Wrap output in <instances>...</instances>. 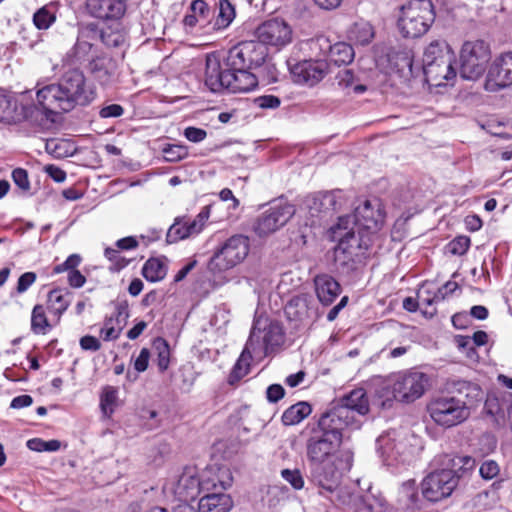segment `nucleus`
I'll return each mask as SVG.
<instances>
[{
  "label": "nucleus",
  "mask_w": 512,
  "mask_h": 512,
  "mask_svg": "<svg viewBox=\"0 0 512 512\" xmlns=\"http://www.w3.org/2000/svg\"><path fill=\"white\" fill-rule=\"evenodd\" d=\"M368 412L366 392L363 388H357L340 398L311 428L306 442L309 481L320 495L331 499L337 491L340 473L332 458L339 450L345 432L360 429L362 418Z\"/></svg>",
  "instance_id": "obj_1"
},
{
  "label": "nucleus",
  "mask_w": 512,
  "mask_h": 512,
  "mask_svg": "<svg viewBox=\"0 0 512 512\" xmlns=\"http://www.w3.org/2000/svg\"><path fill=\"white\" fill-rule=\"evenodd\" d=\"M40 107L26 94L19 100L0 94V123L29 121L38 124L43 115L69 112L77 105H88L95 98L92 88L86 84L84 74L78 69L67 71L57 83L49 84L36 93Z\"/></svg>",
  "instance_id": "obj_2"
},
{
  "label": "nucleus",
  "mask_w": 512,
  "mask_h": 512,
  "mask_svg": "<svg viewBox=\"0 0 512 512\" xmlns=\"http://www.w3.org/2000/svg\"><path fill=\"white\" fill-rule=\"evenodd\" d=\"M448 389L458 396L443 395L434 398L427 406L432 420L439 426L451 428L466 421L470 416V408L461 397H477L481 389L477 384L464 380H453L448 383Z\"/></svg>",
  "instance_id": "obj_3"
},
{
  "label": "nucleus",
  "mask_w": 512,
  "mask_h": 512,
  "mask_svg": "<svg viewBox=\"0 0 512 512\" xmlns=\"http://www.w3.org/2000/svg\"><path fill=\"white\" fill-rule=\"evenodd\" d=\"M455 54L444 39L432 40L424 50L422 72L429 86L441 87L456 77Z\"/></svg>",
  "instance_id": "obj_4"
},
{
  "label": "nucleus",
  "mask_w": 512,
  "mask_h": 512,
  "mask_svg": "<svg viewBox=\"0 0 512 512\" xmlns=\"http://www.w3.org/2000/svg\"><path fill=\"white\" fill-rule=\"evenodd\" d=\"M435 20L430 0H411L400 7L397 27L403 37L416 38L425 34Z\"/></svg>",
  "instance_id": "obj_5"
},
{
  "label": "nucleus",
  "mask_w": 512,
  "mask_h": 512,
  "mask_svg": "<svg viewBox=\"0 0 512 512\" xmlns=\"http://www.w3.org/2000/svg\"><path fill=\"white\" fill-rule=\"evenodd\" d=\"M386 61V84L389 82L392 88L402 91L415 77L412 51L402 47L391 49L386 54Z\"/></svg>",
  "instance_id": "obj_6"
},
{
  "label": "nucleus",
  "mask_w": 512,
  "mask_h": 512,
  "mask_svg": "<svg viewBox=\"0 0 512 512\" xmlns=\"http://www.w3.org/2000/svg\"><path fill=\"white\" fill-rule=\"evenodd\" d=\"M210 479H205L203 474L199 477L195 467H186L177 480L164 484L165 495H173L179 500V504L194 500L200 491L209 490Z\"/></svg>",
  "instance_id": "obj_7"
},
{
  "label": "nucleus",
  "mask_w": 512,
  "mask_h": 512,
  "mask_svg": "<svg viewBox=\"0 0 512 512\" xmlns=\"http://www.w3.org/2000/svg\"><path fill=\"white\" fill-rule=\"evenodd\" d=\"M490 48L483 40L466 41L460 52V74L464 79L475 80L486 70Z\"/></svg>",
  "instance_id": "obj_8"
},
{
  "label": "nucleus",
  "mask_w": 512,
  "mask_h": 512,
  "mask_svg": "<svg viewBox=\"0 0 512 512\" xmlns=\"http://www.w3.org/2000/svg\"><path fill=\"white\" fill-rule=\"evenodd\" d=\"M249 252V240L243 235L230 237L211 257L208 268L210 271L222 272L242 262Z\"/></svg>",
  "instance_id": "obj_9"
},
{
  "label": "nucleus",
  "mask_w": 512,
  "mask_h": 512,
  "mask_svg": "<svg viewBox=\"0 0 512 512\" xmlns=\"http://www.w3.org/2000/svg\"><path fill=\"white\" fill-rule=\"evenodd\" d=\"M268 51L267 47L259 41H242L233 46L225 58V65L229 68L253 69L261 66Z\"/></svg>",
  "instance_id": "obj_10"
},
{
  "label": "nucleus",
  "mask_w": 512,
  "mask_h": 512,
  "mask_svg": "<svg viewBox=\"0 0 512 512\" xmlns=\"http://www.w3.org/2000/svg\"><path fill=\"white\" fill-rule=\"evenodd\" d=\"M284 331L278 322L257 320L251 330L247 341L248 348H252L254 354H267L284 342Z\"/></svg>",
  "instance_id": "obj_11"
},
{
  "label": "nucleus",
  "mask_w": 512,
  "mask_h": 512,
  "mask_svg": "<svg viewBox=\"0 0 512 512\" xmlns=\"http://www.w3.org/2000/svg\"><path fill=\"white\" fill-rule=\"evenodd\" d=\"M381 203L378 199H366L359 204L353 215L341 216L337 222V229L341 227L357 226L370 231L383 223Z\"/></svg>",
  "instance_id": "obj_12"
},
{
  "label": "nucleus",
  "mask_w": 512,
  "mask_h": 512,
  "mask_svg": "<svg viewBox=\"0 0 512 512\" xmlns=\"http://www.w3.org/2000/svg\"><path fill=\"white\" fill-rule=\"evenodd\" d=\"M428 382L429 377L426 373L412 370L393 380L390 384L391 392L395 400L410 403L424 394Z\"/></svg>",
  "instance_id": "obj_13"
},
{
  "label": "nucleus",
  "mask_w": 512,
  "mask_h": 512,
  "mask_svg": "<svg viewBox=\"0 0 512 512\" xmlns=\"http://www.w3.org/2000/svg\"><path fill=\"white\" fill-rule=\"evenodd\" d=\"M458 485L455 471L444 468L429 473L422 481V494L431 501H440L452 494Z\"/></svg>",
  "instance_id": "obj_14"
},
{
  "label": "nucleus",
  "mask_w": 512,
  "mask_h": 512,
  "mask_svg": "<svg viewBox=\"0 0 512 512\" xmlns=\"http://www.w3.org/2000/svg\"><path fill=\"white\" fill-rule=\"evenodd\" d=\"M294 213L293 205L282 202L276 203L257 218L254 231L259 236L271 234L284 226Z\"/></svg>",
  "instance_id": "obj_15"
},
{
  "label": "nucleus",
  "mask_w": 512,
  "mask_h": 512,
  "mask_svg": "<svg viewBox=\"0 0 512 512\" xmlns=\"http://www.w3.org/2000/svg\"><path fill=\"white\" fill-rule=\"evenodd\" d=\"M288 66L293 82L308 87L318 84L328 73V63L321 59L295 63L288 61Z\"/></svg>",
  "instance_id": "obj_16"
},
{
  "label": "nucleus",
  "mask_w": 512,
  "mask_h": 512,
  "mask_svg": "<svg viewBox=\"0 0 512 512\" xmlns=\"http://www.w3.org/2000/svg\"><path fill=\"white\" fill-rule=\"evenodd\" d=\"M332 239H338V244L345 243L346 250L358 254L364 258L365 252L371 246L370 231L357 226L341 227L337 229V224L330 229Z\"/></svg>",
  "instance_id": "obj_17"
},
{
  "label": "nucleus",
  "mask_w": 512,
  "mask_h": 512,
  "mask_svg": "<svg viewBox=\"0 0 512 512\" xmlns=\"http://www.w3.org/2000/svg\"><path fill=\"white\" fill-rule=\"evenodd\" d=\"M258 41L265 47L282 48L292 40V30L282 19L274 18L262 23L256 30Z\"/></svg>",
  "instance_id": "obj_18"
},
{
  "label": "nucleus",
  "mask_w": 512,
  "mask_h": 512,
  "mask_svg": "<svg viewBox=\"0 0 512 512\" xmlns=\"http://www.w3.org/2000/svg\"><path fill=\"white\" fill-rule=\"evenodd\" d=\"M512 85V52L499 55L491 65L485 89L489 92H497Z\"/></svg>",
  "instance_id": "obj_19"
},
{
  "label": "nucleus",
  "mask_w": 512,
  "mask_h": 512,
  "mask_svg": "<svg viewBox=\"0 0 512 512\" xmlns=\"http://www.w3.org/2000/svg\"><path fill=\"white\" fill-rule=\"evenodd\" d=\"M88 14L102 21L120 20L127 9L125 0H85Z\"/></svg>",
  "instance_id": "obj_20"
},
{
  "label": "nucleus",
  "mask_w": 512,
  "mask_h": 512,
  "mask_svg": "<svg viewBox=\"0 0 512 512\" xmlns=\"http://www.w3.org/2000/svg\"><path fill=\"white\" fill-rule=\"evenodd\" d=\"M228 67L221 64L217 54L211 53L206 57L205 79L207 88L214 93L220 92L225 88L227 81Z\"/></svg>",
  "instance_id": "obj_21"
},
{
  "label": "nucleus",
  "mask_w": 512,
  "mask_h": 512,
  "mask_svg": "<svg viewBox=\"0 0 512 512\" xmlns=\"http://www.w3.org/2000/svg\"><path fill=\"white\" fill-rule=\"evenodd\" d=\"M225 82L226 90L232 93H246L254 90L258 86L257 77L246 68H229Z\"/></svg>",
  "instance_id": "obj_22"
},
{
  "label": "nucleus",
  "mask_w": 512,
  "mask_h": 512,
  "mask_svg": "<svg viewBox=\"0 0 512 512\" xmlns=\"http://www.w3.org/2000/svg\"><path fill=\"white\" fill-rule=\"evenodd\" d=\"M116 63L108 56L96 57L89 63V70L94 80L102 86L110 85L116 77Z\"/></svg>",
  "instance_id": "obj_23"
},
{
  "label": "nucleus",
  "mask_w": 512,
  "mask_h": 512,
  "mask_svg": "<svg viewBox=\"0 0 512 512\" xmlns=\"http://www.w3.org/2000/svg\"><path fill=\"white\" fill-rule=\"evenodd\" d=\"M314 286L318 300L323 305H330L341 293L338 281L328 274H320L314 278Z\"/></svg>",
  "instance_id": "obj_24"
},
{
  "label": "nucleus",
  "mask_w": 512,
  "mask_h": 512,
  "mask_svg": "<svg viewBox=\"0 0 512 512\" xmlns=\"http://www.w3.org/2000/svg\"><path fill=\"white\" fill-rule=\"evenodd\" d=\"M345 243L337 244L334 249V263L336 270L343 274L349 275L358 268L362 262V257L354 252L346 250Z\"/></svg>",
  "instance_id": "obj_25"
},
{
  "label": "nucleus",
  "mask_w": 512,
  "mask_h": 512,
  "mask_svg": "<svg viewBox=\"0 0 512 512\" xmlns=\"http://www.w3.org/2000/svg\"><path fill=\"white\" fill-rule=\"evenodd\" d=\"M233 506L231 497L224 493H211L200 498L198 512H229Z\"/></svg>",
  "instance_id": "obj_26"
},
{
  "label": "nucleus",
  "mask_w": 512,
  "mask_h": 512,
  "mask_svg": "<svg viewBox=\"0 0 512 512\" xmlns=\"http://www.w3.org/2000/svg\"><path fill=\"white\" fill-rule=\"evenodd\" d=\"M58 4L50 2L37 9L33 14V24L38 30L49 29L57 19Z\"/></svg>",
  "instance_id": "obj_27"
},
{
  "label": "nucleus",
  "mask_w": 512,
  "mask_h": 512,
  "mask_svg": "<svg viewBox=\"0 0 512 512\" xmlns=\"http://www.w3.org/2000/svg\"><path fill=\"white\" fill-rule=\"evenodd\" d=\"M209 7L203 0L192 1L183 24L187 29L194 28L197 24H204L208 20Z\"/></svg>",
  "instance_id": "obj_28"
},
{
  "label": "nucleus",
  "mask_w": 512,
  "mask_h": 512,
  "mask_svg": "<svg viewBox=\"0 0 512 512\" xmlns=\"http://www.w3.org/2000/svg\"><path fill=\"white\" fill-rule=\"evenodd\" d=\"M205 479H210L209 490L220 486L222 489L229 488L233 483V476L230 468L226 466H211L204 472Z\"/></svg>",
  "instance_id": "obj_29"
},
{
  "label": "nucleus",
  "mask_w": 512,
  "mask_h": 512,
  "mask_svg": "<svg viewBox=\"0 0 512 512\" xmlns=\"http://www.w3.org/2000/svg\"><path fill=\"white\" fill-rule=\"evenodd\" d=\"M312 412V407L308 402L301 401L287 408L281 417L285 426H293L302 422Z\"/></svg>",
  "instance_id": "obj_30"
},
{
  "label": "nucleus",
  "mask_w": 512,
  "mask_h": 512,
  "mask_svg": "<svg viewBox=\"0 0 512 512\" xmlns=\"http://www.w3.org/2000/svg\"><path fill=\"white\" fill-rule=\"evenodd\" d=\"M354 50L345 42H337L329 47L328 59L337 66L346 65L352 62Z\"/></svg>",
  "instance_id": "obj_31"
},
{
  "label": "nucleus",
  "mask_w": 512,
  "mask_h": 512,
  "mask_svg": "<svg viewBox=\"0 0 512 512\" xmlns=\"http://www.w3.org/2000/svg\"><path fill=\"white\" fill-rule=\"evenodd\" d=\"M47 302L49 312L60 318L70 305V293L61 289L51 290Z\"/></svg>",
  "instance_id": "obj_32"
},
{
  "label": "nucleus",
  "mask_w": 512,
  "mask_h": 512,
  "mask_svg": "<svg viewBox=\"0 0 512 512\" xmlns=\"http://www.w3.org/2000/svg\"><path fill=\"white\" fill-rule=\"evenodd\" d=\"M373 37V27L365 21L354 23L348 31L349 40L355 44L366 45L370 43Z\"/></svg>",
  "instance_id": "obj_33"
},
{
  "label": "nucleus",
  "mask_w": 512,
  "mask_h": 512,
  "mask_svg": "<svg viewBox=\"0 0 512 512\" xmlns=\"http://www.w3.org/2000/svg\"><path fill=\"white\" fill-rule=\"evenodd\" d=\"M167 267L162 259L150 258L143 268L142 275L149 282H158L165 278Z\"/></svg>",
  "instance_id": "obj_34"
},
{
  "label": "nucleus",
  "mask_w": 512,
  "mask_h": 512,
  "mask_svg": "<svg viewBox=\"0 0 512 512\" xmlns=\"http://www.w3.org/2000/svg\"><path fill=\"white\" fill-rule=\"evenodd\" d=\"M285 314L288 318L302 321L309 317L310 309L305 296H297L292 298L285 307Z\"/></svg>",
  "instance_id": "obj_35"
},
{
  "label": "nucleus",
  "mask_w": 512,
  "mask_h": 512,
  "mask_svg": "<svg viewBox=\"0 0 512 512\" xmlns=\"http://www.w3.org/2000/svg\"><path fill=\"white\" fill-rule=\"evenodd\" d=\"M508 399H512L511 393H505L501 398L495 395H489L484 404V410L488 415L505 418L507 412Z\"/></svg>",
  "instance_id": "obj_36"
},
{
  "label": "nucleus",
  "mask_w": 512,
  "mask_h": 512,
  "mask_svg": "<svg viewBox=\"0 0 512 512\" xmlns=\"http://www.w3.org/2000/svg\"><path fill=\"white\" fill-rule=\"evenodd\" d=\"M252 348H248V343H246L244 350L242 351L240 357L235 363L230 375H229V383L233 384L236 381L242 379L249 372L250 360L252 358Z\"/></svg>",
  "instance_id": "obj_37"
},
{
  "label": "nucleus",
  "mask_w": 512,
  "mask_h": 512,
  "mask_svg": "<svg viewBox=\"0 0 512 512\" xmlns=\"http://www.w3.org/2000/svg\"><path fill=\"white\" fill-rule=\"evenodd\" d=\"M117 401L118 389L109 385L103 387L100 395V407L105 416L110 417L113 414Z\"/></svg>",
  "instance_id": "obj_38"
},
{
  "label": "nucleus",
  "mask_w": 512,
  "mask_h": 512,
  "mask_svg": "<svg viewBox=\"0 0 512 512\" xmlns=\"http://www.w3.org/2000/svg\"><path fill=\"white\" fill-rule=\"evenodd\" d=\"M449 469L455 471L458 481L471 473L475 467V460L470 456H455L448 459Z\"/></svg>",
  "instance_id": "obj_39"
},
{
  "label": "nucleus",
  "mask_w": 512,
  "mask_h": 512,
  "mask_svg": "<svg viewBox=\"0 0 512 512\" xmlns=\"http://www.w3.org/2000/svg\"><path fill=\"white\" fill-rule=\"evenodd\" d=\"M51 326L42 305H35L31 314V330L35 334L45 335Z\"/></svg>",
  "instance_id": "obj_40"
},
{
  "label": "nucleus",
  "mask_w": 512,
  "mask_h": 512,
  "mask_svg": "<svg viewBox=\"0 0 512 512\" xmlns=\"http://www.w3.org/2000/svg\"><path fill=\"white\" fill-rule=\"evenodd\" d=\"M347 201V194L342 190L326 192L322 197V205L334 211L342 209L347 204Z\"/></svg>",
  "instance_id": "obj_41"
},
{
  "label": "nucleus",
  "mask_w": 512,
  "mask_h": 512,
  "mask_svg": "<svg viewBox=\"0 0 512 512\" xmlns=\"http://www.w3.org/2000/svg\"><path fill=\"white\" fill-rule=\"evenodd\" d=\"M153 347L157 351V366L160 372L168 369L170 363V348L167 341L163 338H156Z\"/></svg>",
  "instance_id": "obj_42"
},
{
  "label": "nucleus",
  "mask_w": 512,
  "mask_h": 512,
  "mask_svg": "<svg viewBox=\"0 0 512 512\" xmlns=\"http://www.w3.org/2000/svg\"><path fill=\"white\" fill-rule=\"evenodd\" d=\"M26 445L35 452H56L61 448V442L56 439L45 441L41 438H32Z\"/></svg>",
  "instance_id": "obj_43"
},
{
  "label": "nucleus",
  "mask_w": 512,
  "mask_h": 512,
  "mask_svg": "<svg viewBox=\"0 0 512 512\" xmlns=\"http://www.w3.org/2000/svg\"><path fill=\"white\" fill-rule=\"evenodd\" d=\"M191 237L184 219H176L174 224L167 231V242L175 243L179 240Z\"/></svg>",
  "instance_id": "obj_44"
},
{
  "label": "nucleus",
  "mask_w": 512,
  "mask_h": 512,
  "mask_svg": "<svg viewBox=\"0 0 512 512\" xmlns=\"http://www.w3.org/2000/svg\"><path fill=\"white\" fill-rule=\"evenodd\" d=\"M191 236L199 234L209 219V208L204 207L194 219L183 218Z\"/></svg>",
  "instance_id": "obj_45"
},
{
  "label": "nucleus",
  "mask_w": 512,
  "mask_h": 512,
  "mask_svg": "<svg viewBox=\"0 0 512 512\" xmlns=\"http://www.w3.org/2000/svg\"><path fill=\"white\" fill-rule=\"evenodd\" d=\"M86 38V32H81L77 38L75 45L71 50L72 57L75 58V60L77 61L84 59L87 56V54L91 51L92 44L89 41H87Z\"/></svg>",
  "instance_id": "obj_46"
},
{
  "label": "nucleus",
  "mask_w": 512,
  "mask_h": 512,
  "mask_svg": "<svg viewBox=\"0 0 512 512\" xmlns=\"http://www.w3.org/2000/svg\"><path fill=\"white\" fill-rule=\"evenodd\" d=\"M163 154L166 162L175 163L188 156V149L183 145H167L163 148Z\"/></svg>",
  "instance_id": "obj_47"
},
{
  "label": "nucleus",
  "mask_w": 512,
  "mask_h": 512,
  "mask_svg": "<svg viewBox=\"0 0 512 512\" xmlns=\"http://www.w3.org/2000/svg\"><path fill=\"white\" fill-rule=\"evenodd\" d=\"M280 475L294 490L304 488L305 481L299 469H282Z\"/></svg>",
  "instance_id": "obj_48"
},
{
  "label": "nucleus",
  "mask_w": 512,
  "mask_h": 512,
  "mask_svg": "<svg viewBox=\"0 0 512 512\" xmlns=\"http://www.w3.org/2000/svg\"><path fill=\"white\" fill-rule=\"evenodd\" d=\"M470 247V238L467 236H458L451 240L447 246V252L452 255L462 256Z\"/></svg>",
  "instance_id": "obj_49"
},
{
  "label": "nucleus",
  "mask_w": 512,
  "mask_h": 512,
  "mask_svg": "<svg viewBox=\"0 0 512 512\" xmlns=\"http://www.w3.org/2000/svg\"><path fill=\"white\" fill-rule=\"evenodd\" d=\"M399 494L405 506L414 504L417 500L416 482L414 480L404 482L399 489Z\"/></svg>",
  "instance_id": "obj_50"
},
{
  "label": "nucleus",
  "mask_w": 512,
  "mask_h": 512,
  "mask_svg": "<svg viewBox=\"0 0 512 512\" xmlns=\"http://www.w3.org/2000/svg\"><path fill=\"white\" fill-rule=\"evenodd\" d=\"M81 263V257L78 254H71L63 263L58 264L54 267L53 272L55 274H60L65 271L68 273L72 270H77L76 268Z\"/></svg>",
  "instance_id": "obj_51"
},
{
  "label": "nucleus",
  "mask_w": 512,
  "mask_h": 512,
  "mask_svg": "<svg viewBox=\"0 0 512 512\" xmlns=\"http://www.w3.org/2000/svg\"><path fill=\"white\" fill-rule=\"evenodd\" d=\"M499 466L496 461L487 460L482 463L479 469L481 477L485 480H491L499 474Z\"/></svg>",
  "instance_id": "obj_52"
},
{
  "label": "nucleus",
  "mask_w": 512,
  "mask_h": 512,
  "mask_svg": "<svg viewBox=\"0 0 512 512\" xmlns=\"http://www.w3.org/2000/svg\"><path fill=\"white\" fill-rule=\"evenodd\" d=\"M254 103L261 109H276L280 106L281 100L274 95H263L255 98Z\"/></svg>",
  "instance_id": "obj_53"
},
{
  "label": "nucleus",
  "mask_w": 512,
  "mask_h": 512,
  "mask_svg": "<svg viewBox=\"0 0 512 512\" xmlns=\"http://www.w3.org/2000/svg\"><path fill=\"white\" fill-rule=\"evenodd\" d=\"M12 179L14 183L23 191H28L30 189V181L28 178V173L23 168H16L12 171Z\"/></svg>",
  "instance_id": "obj_54"
},
{
  "label": "nucleus",
  "mask_w": 512,
  "mask_h": 512,
  "mask_svg": "<svg viewBox=\"0 0 512 512\" xmlns=\"http://www.w3.org/2000/svg\"><path fill=\"white\" fill-rule=\"evenodd\" d=\"M46 151L56 158H63L68 155L65 149V143L55 139L46 142Z\"/></svg>",
  "instance_id": "obj_55"
},
{
  "label": "nucleus",
  "mask_w": 512,
  "mask_h": 512,
  "mask_svg": "<svg viewBox=\"0 0 512 512\" xmlns=\"http://www.w3.org/2000/svg\"><path fill=\"white\" fill-rule=\"evenodd\" d=\"M36 274L34 272H25L22 274L17 282V292L22 294L26 292L31 285L36 281Z\"/></svg>",
  "instance_id": "obj_56"
},
{
  "label": "nucleus",
  "mask_w": 512,
  "mask_h": 512,
  "mask_svg": "<svg viewBox=\"0 0 512 512\" xmlns=\"http://www.w3.org/2000/svg\"><path fill=\"white\" fill-rule=\"evenodd\" d=\"M104 255L109 261H111L115 264L117 270L124 268L128 264L124 260V258L121 257L118 248L115 249V248L108 247L105 249Z\"/></svg>",
  "instance_id": "obj_57"
},
{
  "label": "nucleus",
  "mask_w": 512,
  "mask_h": 512,
  "mask_svg": "<svg viewBox=\"0 0 512 512\" xmlns=\"http://www.w3.org/2000/svg\"><path fill=\"white\" fill-rule=\"evenodd\" d=\"M124 113V108L119 104H110L104 106L99 111V115L101 118H117L122 116Z\"/></svg>",
  "instance_id": "obj_58"
},
{
  "label": "nucleus",
  "mask_w": 512,
  "mask_h": 512,
  "mask_svg": "<svg viewBox=\"0 0 512 512\" xmlns=\"http://www.w3.org/2000/svg\"><path fill=\"white\" fill-rule=\"evenodd\" d=\"M150 359V351L147 348H142L139 355L134 361V368L137 372L141 373L148 368Z\"/></svg>",
  "instance_id": "obj_59"
},
{
  "label": "nucleus",
  "mask_w": 512,
  "mask_h": 512,
  "mask_svg": "<svg viewBox=\"0 0 512 512\" xmlns=\"http://www.w3.org/2000/svg\"><path fill=\"white\" fill-rule=\"evenodd\" d=\"M184 136L189 141L194 142V143H198V142L203 141L206 138L207 132L204 129H201V128L187 127L184 130Z\"/></svg>",
  "instance_id": "obj_60"
},
{
  "label": "nucleus",
  "mask_w": 512,
  "mask_h": 512,
  "mask_svg": "<svg viewBox=\"0 0 512 512\" xmlns=\"http://www.w3.org/2000/svg\"><path fill=\"white\" fill-rule=\"evenodd\" d=\"M79 344L81 349L85 351L95 352L101 348L100 341L96 337L90 335L81 337Z\"/></svg>",
  "instance_id": "obj_61"
},
{
  "label": "nucleus",
  "mask_w": 512,
  "mask_h": 512,
  "mask_svg": "<svg viewBox=\"0 0 512 512\" xmlns=\"http://www.w3.org/2000/svg\"><path fill=\"white\" fill-rule=\"evenodd\" d=\"M285 395L284 388L279 384H272L266 390L267 400L271 403H276L281 400Z\"/></svg>",
  "instance_id": "obj_62"
},
{
  "label": "nucleus",
  "mask_w": 512,
  "mask_h": 512,
  "mask_svg": "<svg viewBox=\"0 0 512 512\" xmlns=\"http://www.w3.org/2000/svg\"><path fill=\"white\" fill-rule=\"evenodd\" d=\"M459 349L466 350L468 357L472 358L476 354L475 348L473 347L472 340L469 336H458L456 338Z\"/></svg>",
  "instance_id": "obj_63"
},
{
  "label": "nucleus",
  "mask_w": 512,
  "mask_h": 512,
  "mask_svg": "<svg viewBox=\"0 0 512 512\" xmlns=\"http://www.w3.org/2000/svg\"><path fill=\"white\" fill-rule=\"evenodd\" d=\"M219 16L225 21L227 24L230 23L234 17V8L227 0L220 1V12Z\"/></svg>",
  "instance_id": "obj_64"
}]
</instances>
